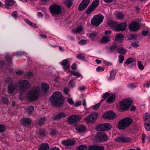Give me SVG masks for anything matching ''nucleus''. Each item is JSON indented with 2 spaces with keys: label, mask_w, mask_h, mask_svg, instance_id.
Listing matches in <instances>:
<instances>
[{
  "label": "nucleus",
  "mask_w": 150,
  "mask_h": 150,
  "mask_svg": "<svg viewBox=\"0 0 150 150\" xmlns=\"http://www.w3.org/2000/svg\"><path fill=\"white\" fill-rule=\"evenodd\" d=\"M6 83L12 82V79L10 77H8L5 80Z\"/></svg>",
  "instance_id": "62"
},
{
  "label": "nucleus",
  "mask_w": 150,
  "mask_h": 150,
  "mask_svg": "<svg viewBox=\"0 0 150 150\" xmlns=\"http://www.w3.org/2000/svg\"><path fill=\"white\" fill-rule=\"evenodd\" d=\"M116 115L113 112L109 111L105 112L103 116V118L109 120H113L115 119Z\"/></svg>",
  "instance_id": "11"
},
{
  "label": "nucleus",
  "mask_w": 150,
  "mask_h": 150,
  "mask_svg": "<svg viewBox=\"0 0 150 150\" xmlns=\"http://www.w3.org/2000/svg\"><path fill=\"white\" fill-rule=\"evenodd\" d=\"M134 61V59L130 57L126 60V61L125 62V64L127 65L133 62Z\"/></svg>",
  "instance_id": "41"
},
{
  "label": "nucleus",
  "mask_w": 150,
  "mask_h": 150,
  "mask_svg": "<svg viewBox=\"0 0 150 150\" xmlns=\"http://www.w3.org/2000/svg\"><path fill=\"white\" fill-rule=\"evenodd\" d=\"M127 23H122L117 25L115 27V30L118 31H124L126 28Z\"/></svg>",
  "instance_id": "16"
},
{
  "label": "nucleus",
  "mask_w": 150,
  "mask_h": 150,
  "mask_svg": "<svg viewBox=\"0 0 150 150\" xmlns=\"http://www.w3.org/2000/svg\"><path fill=\"white\" fill-rule=\"evenodd\" d=\"M100 103H98L94 105L93 106V108L94 110H96L98 109L100 106Z\"/></svg>",
  "instance_id": "57"
},
{
  "label": "nucleus",
  "mask_w": 150,
  "mask_h": 150,
  "mask_svg": "<svg viewBox=\"0 0 150 150\" xmlns=\"http://www.w3.org/2000/svg\"><path fill=\"white\" fill-rule=\"evenodd\" d=\"M49 146L47 143L42 144L38 148V150H49Z\"/></svg>",
  "instance_id": "22"
},
{
  "label": "nucleus",
  "mask_w": 150,
  "mask_h": 150,
  "mask_svg": "<svg viewBox=\"0 0 150 150\" xmlns=\"http://www.w3.org/2000/svg\"><path fill=\"white\" fill-rule=\"evenodd\" d=\"M132 122L133 120L132 118L129 117L125 118L119 122L118 128L120 129H124L129 126Z\"/></svg>",
  "instance_id": "4"
},
{
  "label": "nucleus",
  "mask_w": 150,
  "mask_h": 150,
  "mask_svg": "<svg viewBox=\"0 0 150 150\" xmlns=\"http://www.w3.org/2000/svg\"><path fill=\"white\" fill-rule=\"evenodd\" d=\"M68 84L71 87L74 88L76 86V82L73 80H70Z\"/></svg>",
  "instance_id": "47"
},
{
  "label": "nucleus",
  "mask_w": 150,
  "mask_h": 150,
  "mask_svg": "<svg viewBox=\"0 0 150 150\" xmlns=\"http://www.w3.org/2000/svg\"><path fill=\"white\" fill-rule=\"evenodd\" d=\"M86 127L83 125H79L76 127V129L79 132H83L86 130Z\"/></svg>",
  "instance_id": "25"
},
{
  "label": "nucleus",
  "mask_w": 150,
  "mask_h": 150,
  "mask_svg": "<svg viewBox=\"0 0 150 150\" xmlns=\"http://www.w3.org/2000/svg\"><path fill=\"white\" fill-rule=\"evenodd\" d=\"M119 62L120 63H123L124 60V57L122 55H119L118 56Z\"/></svg>",
  "instance_id": "53"
},
{
  "label": "nucleus",
  "mask_w": 150,
  "mask_h": 150,
  "mask_svg": "<svg viewBox=\"0 0 150 150\" xmlns=\"http://www.w3.org/2000/svg\"><path fill=\"white\" fill-rule=\"evenodd\" d=\"M140 28L139 24L136 21L132 22L129 25V29L133 31H136Z\"/></svg>",
  "instance_id": "14"
},
{
  "label": "nucleus",
  "mask_w": 150,
  "mask_h": 150,
  "mask_svg": "<svg viewBox=\"0 0 150 150\" xmlns=\"http://www.w3.org/2000/svg\"><path fill=\"white\" fill-rule=\"evenodd\" d=\"M70 72L73 76L77 77H81V75L79 72L72 71H70Z\"/></svg>",
  "instance_id": "38"
},
{
  "label": "nucleus",
  "mask_w": 150,
  "mask_h": 150,
  "mask_svg": "<svg viewBox=\"0 0 150 150\" xmlns=\"http://www.w3.org/2000/svg\"><path fill=\"white\" fill-rule=\"evenodd\" d=\"M112 127V125L109 123H107L98 125L96 127V130L98 131H108Z\"/></svg>",
  "instance_id": "8"
},
{
  "label": "nucleus",
  "mask_w": 150,
  "mask_h": 150,
  "mask_svg": "<svg viewBox=\"0 0 150 150\" xmlns=\"http://www.w3.org/2000/svg\"><path fill=\"white\" fill-rule=\"evenodd\" d=\"M90 2V0H83L78 7V10L82 11L88 6Z\"/></svg>",
  "instance_id": "13"
},
{
  "label": "nucleus",
  "mask_w": 150,
  "mask_h": 150,
  "mask_svg": "<svg viewBox=\"0 0 150 150\" xmlns=\"http://www.w3.org/2000/svg\"><path fill=\"white\" fill-rule=\"evenodd\" d=\"M83 29V28L82 26H78L75 28L74 30L73 31V32L74 33H79L82 31Z\"/></svg>",
  "instance_id": "36"
},
{
  "label": "nucleus",
  "mask_w": 150,
  "mask_h": 150,
  "mask_svg": "<svg viewBox=\"0 0 150 150\" xmlns=\"http://www.w3.org/2000/svg\"><path fill=\"white\" fill-rule=\"evenodd\" d=\"M50 101L53 106L57 108L62 107L64 103L62 95L59 92H54L50 97Z\"/></svg>",
  "instance_id": "1"
},
{
  "label": "nucleus",
  "mask_w": 150,
  "mask_h": 150,
  "mask_svg": "<svg viewBox=\"0 0 150 150\" xmlns=\"http://www.w3.org/2000/svg\"><path fill=\"white\" fill-rule=\"evenodd\" d=\"M105 68L103 67H98L96 69V70L98 72H101L104 70Z\"/></svg>",
  "instance_id": "54"
},
{
  "label": "nucleus",
  "mask_w": 150,
  "mask_h": 150,
  "mask_svg": "<svg viewBox=\"0 0 150 150\" xmlns=\"http://www.w3.org/2000/svg\"><path fill=\"white\" fill-rule=\"evenodd\" d=\"M49 89V85L46 83H42L41 84V89L45 92L48 91Z\"/></svg>",
  "instance_id": "23"
},
{
  "label": "nucleus",
  "mask_w": 150,
  "mask_h": 150,
  "mask_svg": "<svg viewBox=\"0 0 150 150\" xmlns=\"http://www.w3.org/2000/svg\"><path fill=\"white\" fill-rule=\"evenodd\" d=\"M71 68L72 70H74L77 69V66L76 64H73L71 66Z\"/></svg>",
  "instance_id": "59"
},
{
  "label": "nucleus",
  "mask_w": 150,
  "mask_h": 150,
  "mask_svg": "<svg viewBox=\"0 0 150 150\" xmlns=\"http://www.w3.org/2000/svg\"><path fill=\"white\" fill-rule=\"evenodd\" d=\"M67 115L66 113L61 112L58 113L54 117V119L55 120H58L59 119L62 118H64L66 117Z\"/></svg>",
  "instance_id": "19"
},
{
  "label": "nucleus",
  "mask_w": 150,
  "mask_h": 150,
  "mask_svg": "<svg viewBox=\"0 0 150 150\" xmlns=\"http://www.w3.org/2000/svg\"><path fill=\"white\" fill-rule=\"evenodd\" d=\"M67 101L68 103L71 105L74 104V102L71 98H68Z\"/></svg>",
  "instance_id": "60"
},
{
  "label": "nucleus",
  "mask_w": 150,
  "mask_h": 150,
  "mask_svg": "<svg viewBox=\"0 0 150 150\" xmlns=\"http://www.w3.org/2000/svg\"><path fill=\"white\" fill-rule=\"evenodd\" d=\"M17 88V86L14 85L13 83L9 84L8 87V92L9 94H12Z\"/></svg>",
  "instance_id": "20"
},
{
  "label": "nucleus",
  "mask_w": 150,
  "mask_h": 150,
  "mask_svg": "<svg viewBox=\"0 0 150 150\" xmlns=\"http://www.w3.org/2000/svg\"><path fill=\"white\" fill-rule=\"evenodd\" d=\"M69 90L68 88L65 87L64 88V93L66 95L69 92Z\"/></svg>",
  "instance_id": "63"
},
{
  "label": "nucleus",
  "mask_w": 150,
  "mask_h": 150,
  "mask_svg": "<svg viewBox=\"0 0 150 150\" xmlns=\"http://www.w3.org/2000/svg\"><path fill=\"white\" fill-rule=\"evenodd\" d=\"M21 122L22 125L26 127H28L30 126L32 123V120L31 119L27 118H23Z\"/></svg>",
  "instance_id": "17"
},
{
  "label": "nucleus",
  "mask_w": 150,
  "mask_h": 150,
  "mask_svg": "<svg viewBox=\"0 0 150 150\" xmlns=\"http://www.w3.org/2000/svg\"><path fill=\"white\" fill-rule=\"evenodd\" d=\"M125 15L121 12L118 13L116 15V18L120 20H123L124 19Z\"/></svg>",
  "instance_id": "29"
},
{
  "label": "nucleus",
  "mask_w": 150,
  "mask_h": 150,
  "mask_svg": "<svg viewBox=\"0 0 150 150\" xmlns=\"http://www.w3.org/2000/svg\"><path fill=\"white\" fill-rule=\"evenodd\" d=\"M46 120V117H42L40 119L39 121V124L40 125H43L44 124Z\"/></svg>",
  "instance_id": "46"
},
{
  "label": "nucleus",
  "mask_w": 150,
  "mask_h": 150,
  "mask_svg": "<svg viewBox=\"0 0 150 150\" xmlns=\"http://www.w3.org/2000/svg\"><path fill=\"white\" fill-rule=\"evenodd\" d=\"M117 71V70H113L110 73V76L109 79V80H112L115 79L116 74Z\"/></svg>",
  "instance_id": "24"
},
{
  "label": "nucleus",
  "mask_w": 150,
  "mask_h": 150,
  "mask_svg": "<svg viewBox=\"0 0 150 150\" xmlns=\"http://www.w3.org/2000/svg\"><path fill=\"white\" fill-rule=\"evenodd\" d=\"M132 101L131 99H126L120 102L121 108L123 110L129 109L130 106L132 104Z\"/></svg>",
  "instance_id": "7"
},
{
  "label": "nucleus",
  "mask_w": 150,
  "mask_h": 150,
  "mask_svg": "<svg viewBox=\"0 0 150 150\" xmlns=\"http://www.w3.org/2000/svg\"><path fill=\"white\" fill-rule=\"evenodd\" d=\"M137 66L138 68L141 70H143L144 69V67L143 66L142 63L141 61H138L137 62Z\"/></svg>",
  "instance_id": "37"
},
{
  "label": "nucleus",
  "mask_w": 150,
  "mask_h": 150,
  "mask_svg": "<svg viewBox=\"0 0 150 150\" xmlns=\"http://www.w3.org/2000/svg\"><path fill=\"white\" fill-rule=\"evenodd\" d=\"M118 52L121 54H124L126 52V50L123 47H121L117 49Z\"/></svg>",
  "instance_id": "34"
},
{
  "label": "nucleus",
  "mask_w": 150,
  "mask_h": 150,
  "mask_svg": "<svg viewBox=\"0 0 150 150\" xmlns=\"http://www.w3.org/2000/svg\"><path fill=\"white\" fill-rule=\"evenodd\" d=\"M81 119L79 115H72L68 118L67 121L69 124H74L79 121Z\"/></svg>",
  "instance_id": "10"
},
{
  "label": "nucleus",
  "mask_w": 150,
  "mask_h": 150,
  "mask_svg": "<svg viewBox=\"0 0 150 150\" xmlns=\"http://www.w3.org/2000/svg\"><path fill=\"white\" fill-rule=\"evenodd\" d=\"M34 110V107L33 106H29L28 107V109L27 112L29 114H31L32 113Z\"/></svg>",
  "instance_id": "45"
},
{
  "label": "nucleus",
  "mask_w": 150,
  "mask_h": 150,
  "mask_svg": "<svg viewBox=\"0 0 150 150\" xmlns=\"http://www.w3.org/2000/svg\"><path fill=\"white\" fill-rule=\"evenodd\" d=\"M99 4L98 0H95L92 3L91 6L95 9Z\"/></svg>",
  "instance_id": "33"
},
{
  "label": "nucleus",
  "mask_w": 150,
  "mask_h": 150,
  "mask_svg": "<svg viewBox=\"0 0 150 150\" xmlns=\"http://www.w3.org/2000/svg\"><path fill=\"white\" fill-rule=\"evenodd\" d=\"M149 32L147 30L143 31L142 32V34L143 36H146L148 34Z\"/></svg>",
  "instance_id": "64"
},
{
  "label": "nucleus",
  "mask_w": 150,
  "mask_h": 150,
  "mask_svg": "<svg viewBox=\"0 0 150 150\" xmlns=\"http://www.w3.org/2000/svg\"><path fill=\"white\" fill-rule=\"evenodd\" d=\"M87 146L86 144H81L76 148V150H87Z\"/></svg>",
  "instance_id": "30"
},
{
  "label": "nucleus",
  "mask_w": 150,
  "mask_h": 150,
  "mask_svg": "<svg viewBox=\"0 0 150 150\" xmlns=\"http://www.w3.org/2000/svg\"><path fill=\"white\" fill-rule=\"evenodd\" d=\"M50 8V12L51 14L58 15L62 12L61 7L56 4L51 5Z\"/></svg>",
  "instance_id": "9"
},
{
  "label": "nucleus",
  "mask_w": 150,
  "mask_h": 150,
  "mask_svg": "<svg viewBox=\"0 0 150 150\" xmlns=\"http://www.w3.org/2000/svg\"><path fill=\"white\" fill-rule=\"evenodd\" d=\"M25 21L29 25L32 26L33 27H36V25L35 23H32L31 21L28 20V19H25Z\"/></svg>",
  "instance_id": "44"
},
{
  "label": "nucleus",
  "mask_w": 150,
  "mask_h": 150,
  "mask_svg": "<svg viewBox=\"0 0 150 150\" xmlns=\"http://www.w3.org/2000/svg\"><path fill=\"white\" fill-rule=\"evenodd\" d=\"M95 9L91 5L87 9L86 13L89 14L91 13L92 11H94Z\"/></svg>",
  "instance_id": "39"
},
{
  "label": "nucleus",
  "mask_w": 150,
  "mask_h": 150,
  "mask_svg": "<svg viewBox=\"0 0 150 150\" xmlns=\"http://www.w3.org/2000/svg\"><path fill=\"white\" fill-rule=\"evenodd\" d=\"M115 141L119 142L127 143L130 142L132 140L128 137L120 136L116 138L115 139Z\"/></svg>",
  "instance_id": "12"
},
{
  "label": "nucleus",
  "mask_w": 150,
  "mask_h": 150,
  "mask_svg": "<svg viewBox=\"0 0 150 150\" xmlns=\"http://www.w3.org/2000/svg\"><path fill=\"white\" fill-rule=\"evenodd\" d=\"M16 86L18 87L19 93L22 94L31 87V84L27 80H23L19 81L17 83Z\"/></svg>",
  "instance_id": "3"
},
{
  "label": "nucleus",
  "mask_w": 150,
  "mask_h": 150,
  "mask_svg": "<svg viewBox=\"0 0 150 150\" xmlns=\"http://www.w3.org/2000/svg\"><path fill=\"white\" fill-rule=\"evenodd\" d=\"M69 62L68 60L67 59H66L63 60L61 64L63 66H66L67 65Z\"/></svg>",
  "instance_id": "49"
},
{
  "label": "nucleus",
  "mask_w": 150,
  "mask_h": 150,
  "mask_svg": "<svg viewBox=\"0 0 150 150\" xmlns=\"http://www.w3.org/2000/svg\"><path fill=\"white\" fill-rule=\"evenodd\" d=\"M81 101H77L74 104V106L76 107L79 106L81 105Z\"/></svg>",
  "instance_id": "61"
},
{
  "label": "nucleus",
  "mask_w": 150,
  "mask_h": 150,
  "mask_svg": "<svg viewBox=\"0 0 150 150\" xmlns=\"http://www.w3.org/2000/svg\"><path fill=\"white\" fill-rule=\"evenodd\" d=\"M65 4L68 7L70 8L73 4L72 0H68L66 1Z\"/></svg>",
  "instance_id": "40"
},
{
  "label": "nucleus",
  "mask_w": 150,
  "mask_h": 150,
  "mask_svg": "<svg viewBox=\"0 0 150 150\" xmlns=\"http://www.w3.org/2000/svg\"><path fill=\"white\" fill-rule=\"evenodd\" d=\"M2 102L5 104H8L9 102V99L8 98L4 97L2 98Z\"/></svg>",
  "instance_id": "52"
},
{
  "label": "nucleus",
  "mask_w": 150,
  "mask_h": 150,
  "mask_svg": "<svg viewBox=\"0 0 150 150\" xmlns=\"http://www.w3.org/2000/svg\"><path fill=\"white\" fill-rule=\"evenodd\" d=\"M108 24L110 27H113L115 29V27L117 25V23L112 20H110L108 22Z\"/></svg>",
  "instance_id": "27"
},
{
  "label": "nucleus",
  "mask_w": 150,
  "mask_h": 150,
  "mask_svg": "<svg viewBox=\"0 0 150 150\" xmlns=\"http://www.w3.org/2000/svg\"><path fill=\"white\" fill-rule=\"evenodd\" d=\"M104 16L101 14L95 15L91 20V24L93 25L98 26L103 21Z\"/></svg>",
  "instance_id": "5"
},
{
  "label": "nucleus",
  "mask_w": 150,
  "mask_h": 150,
  "mask_svg": "<svg viewBox=\"0 0 150 150\" xmlns=\"http://www.w3.org/2000/svg\"><path fill=\"white\" fill-rule=\"evenodd\" d=\"M124 36L121 34H117L115 37V39L117 41H121L124 40Z\"/></svg>",
  "instance_id": "28"
},
{
  "label": "nucleus",
  "mask_w": 150,
  "mask_h": 150,
  "mask_svg": "<svg viewBox=\"0 0 150 150\" xmlns=\"http://www.w3.org/2000/svg\"><path fill=\"white\" fill-rule=\"evenodd\" d=\"M109 96V93L108 92L104 93L102 96L104 100L106 99Z\"/></svg>",
  "instance_id": "58"
},
{
  "label": "nucleus",
  "mask_w": 150,
  "mask_h": 150,
  "mask_svg": "<svg viewBox=\"0 0 150 150\" xmlns=\"http://www.w3.org/2000/svg\"><path fill=\"white\" fill-rule=\"evenodd\" d=\"M79 43L81 45H85L86 43V41L85 40H80L79 42Z\"/></svg>",
  "instance_id": "56"
},
{
  "label": "nucleus",
  "mask_w": 150,
  "mask_h": 150,
  "mask_svg": "<svg viewBox=\"0 0 150 150\" xmlns=\"http://www.w3.org/2000/svg\"><path fill=\"white\" fill-rule=\"evenodd\" d=\"M104 147L102 146L94 144L89 146L88 150H104Z\"/></svg>",
  "instance_id": "18"
},
{
  "label": "nucleus",
  "mask_w": 150,
  "mask_h": 150,
  "mask_svg": "<svg viewBox=\"0 0 150 150\" xmlns=\"http://www.w3.org/2000/svg\"><path fill=\"white\" fill-rule=\"evenodd\" d=\"M5 2L6 5L7 6H12L14 3L11 0H5Z\"/></svg>",
  "instance_id": "35"
},
{
  "label": "nucleus",
  "mask_w": 150,
  "mask_h": 150,
  "mask_svg": "<svg viewBox=\"0 0 150 150\" xmlns=\"http://www.w3.org/2000/svg\"><path fill=\"white\" fill-rule=\"evenodd\" d=\"M144 121V122L150 121V116L149 113L148 112H146L145 114Z\"/></svg>",
  "instance_id": "42"
},
{
  "label": "nucleus",
  "mask_w": 150,
  "mask_h": 150,
  "mask_svg": "<svg viewBox=\"0 0 150 150\" xmlns=\"http://www.w3.org/2000/svg\"><path fill=\"white\" fill-rule=\"evenodd\" d=\"M76 141L74 139H67L63 140L62 141V143L66 146H73L76 143Z\"/></svg>",
  "instance_id": "15"
},
{
  "label": "nucleus",
  "mask_w": 150,
  "mask_h": 150,
  "mask_svg": "<svg viewBox=\"0 0 150 150\" xmlns=\"http://www.w3.org/2000/svg\"><path fill=\"white\" fill-rule=\"evenodd\" d=\"M12 16L15 19H16L18 16L17 12L16 11H14L12 13Z\"/></svg>",
  "instance_id": "55"
},
{
  "label": "nucleus",
  "mask_w": 150,
  "mask_h": 150,
  "mask_svg": "<svg viewBox=\"0 0 150 150\" xmlns=\"http://www.w3.org/2000/svg\"><path fill=\"white\" fill-rule=\"evenodd\" d=\"M40 88L38 87L33 88L27 94L28 99L31 101L37 100L39 97Z\"/></svg>",
  "instance_id": "2"
},
{
  "label": "nucleus",
  "mask_w": 150,
  "mask_h": 150,
  "mask_svg": "<svg viewBox=\"0 0 150 150\" xmlns=\"http://www.w3.org/2000/svg\"><path fill=\"white\" fill-rule=\"evenodd\" d=\"M111 38V37L109 35L103 36L101 39L100 42L102 43H107L110 41Z\"/></svg>",
  "instance_id": "21"
},
{
  "label": "nucleus",
  "mask_w": 150,
  "mask_h": 150,
  "mask_svg": "<svg viewBox=\"0 0 150 150\" xmlns=\"http://www.w3.org/2000/svg\"><path fill=\"white\" fill-rule=\"evenodd\" d=\"M115 98L114 95H112L109 97L107 99V101L108 103H110L113 102Z\"/></svg>",
  "instance_id": "31"
},
{
  "label": "nucleus",
  "mask_w": 150,
  "mask_h": 150,
  "mask_svg": "<svg viewBox=\"0 0 150 150\" xmlns=\"http://www.w3.org/2000/svg\"><path fill=\"white\" fill-rule=\"evenodd\" d=\"M117 49V46L116 45H111L110 46L109 51L110 53H112Z\"/></svg>",
  "instance_id": "32"
},
{
  "label": "nucleus",
  "mask_w": 150,
  "mask_h": 150,
  "mask_svg": "<svg viewBox=\"0 0 150 150\" xmlns=\"http://www.w3.org/2000/svg\"><path fill=\"white\" fill-rule=\"evenodd\" d=\"M98 116V113L94 112L88 115L85 118V122L88 124L94 123L97 120Z\"/></svg>",
  "instance_id": "6"
},
{
  "label": "nucleus",
  "mask_w": 150,
  "mask_h": 150,
  "mask_svg": "<svg viewBox=\"0 0 150 150\" xmlns=\"http://www.w3.org/2000/svg\"><path fill=\"white\" fill-rule=\"evenodd\" d=\"M76 57L77 59L81 60H84L85 58V55L83 54H79Z\"/></svg>",
  "instance_id": "48"
},
{
  "label": "nucleus",
  "mask_w": 150,
  "mask_h": 150,
  "mask_svg": "<svg viewBox=\"0 0 150 150\" xmlns=\"http://www.w3.org/2000/svg\"><path fill=\"white\" fill-rule=\"evenodd\" d=\"M6 128L5 125L3 124H0V133H2L5 131Z\"/></svg>",
  "instance_id": "43"
},
{
  "label": "nucleus",
  "mask_w": 150,
  "mask_h": 150,
  "mask_svg": "<svg viewBox=\"0 0 150 150\" xmlns=\"http://www.w3.org/2000/svg\"><path fill=\"white\" fill-rule=\"evenodd\" d=\"M99 136L100 138L102 139L103 140H106L107 139L108 136L105 134H100Z\"/></svg>",
  "instance_id": "50"
},
{
  "label": "nucleus",
  "mask_w": 150,
  "mask_h": 150,
  "mask_svg": "<svg viewBox=\"0 0 150 150\" xmlns=\"http://www.w3.org/2000/svg\"><path fill=\"white\" fill-rule=\"evenodd\" d=\"M97 34V33L95 31L92 32L89 34V38L92 40H94L96 38Z\"/></svg>",
  "instance_id": "26"
},
{
  "label": "nucleus",
  "mask_w": 150,
  "mask_h": 150,
  "mask_svg": "<svg viewBox=\"0 0 150 150\" xmlns=\"http://www.w3.org/2000/svg\"><path fill=\"white\" fill-rule=\"evenodd\" d=\"M5 59L9 64H10L12 62V57L9 55H6L5 57Z\"/></svg>",
  "instance_id": "51"
}]
</instances>
